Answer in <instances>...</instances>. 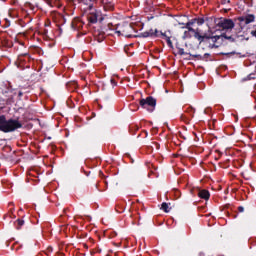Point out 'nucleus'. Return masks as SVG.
<instances>
[{"label": "nucleus", "instance_id": "obj_10", "mask_svg": "<svg viewBox=\"0 0 256 256\" xmlns=\"http://www.w3.org/2000/svg\"><path fill=\"white\" fill-rule=\"evenodd\" d=\"M161 209H162V211H164L165 213H169V204H167V203H162V205H161Z\"/></svg>", "mask_w": 256, "mask_h": 256}, {"label": "nucleus", "instance_id": "obj_7", "mask_svg": "<svg viewBox=\"0 0 256 256\" xmlns=\"http://www.w3.org/2000/svg\"><path fill=\"white\" fill-rule=\"evenodd\" d=\"M99 17H101V13L95 11V12H92V13L89 14L88 20H89L90 23H97Z\"/></svg>", "mask_w": 256, "mask_h": 256}, {"label": "nucleus", "instance_id": "obj_3", "mask_svg": "<svg viewBox=\"0 0 256 256\" xmlns=\"http://www.w3.org/2000/svg\"><path fill=\"white\" fill-rule=\"evenodd\" d=\"M140 105L143 109H150V111H153V109H155V105H157V100L153 97H147L146 99L140 100Z\"/></svg>", "mask_w": 256, "mask_h": 256}, {"label": "nucleus", "instance_id": "obj_12", "mask_svg": "<svg viewBox=\"0 0 256 256\" xmlns=\"http://www.w3.org/2000/svg\"><path fill=\"white\" fill-rule=\"evenodd\" d=\"M179 53H180V55H185V50L181 49V50L179 51Z\"/></svg>", "mask_w": 256, "mask_h": 256}, {"label": "nucleus", "instance_id": "obj_16", "mask_svg": "<svg viewBox=\"0 0 256 256\" xmlns=\"http://www.w3.org/2000/svg\"><path fill=\"white\" fill-rule=\"evenodd\" d=\"M155 33H157V30H155Z\"/></svg>", "mask_w": 256, "mask_h": 256}, {"label": "nucleus", "instance_id": "obj_6", "mask_svg": "<svg viewBox=\"0 0 256 256\" xmlns=\"http://www.w3.org/2000/svg\"><path fill=\"white\" fill-rule=\"evenodd\" d=\"M218 25L222 29H233V27H235L233 20H221Z\"/></svg>", "mask_w": 256, "mask_h": 256}, {"label": "nucleus", "instance_id": "obj_2", "mask_svg": "<svg viewBox=\"0 0 256 256\" xmlns=\"http://www.w3.org/2000/svg\"><path fill=\"white\" fill-rule=\"evenodd\" d=\"M116 33L122 37H133L135 30L130 24H120L116 27Z\"/></svg>", "mask_w": 256, "mask_h": 256}, {"label": "nucleus", "instance_id": "obj_15", "mask_svg": "<svg viewBox=\"0 0 256 256\" xmlns=\"http://www.w3.org/2000/svg\"><path fill=\"white\" fill-rule=\"evenodd\" d=\"M149 35H155V33H153V32H150V33L148 34V36H149Z\"/></svg>", "mask_w": 256, "mask_h": 256}, {"label": "nucleus", "instance_id": "obj_11", "mask_svg": "<svg viewBox=\"0 0 256 256\" xmlns=\"http://www.w3.org/2000/svg\"><path fill=\"white\" fill-rule=\"evenodd\" d=\"M17 224L19 225V227H23V225H25V221L17 220Z\"/></svg>", "mask_w": 256, "mask_h": 256}, {"label": "nucleus", "instance_id": "obj_13", "mask_svg": "<svg viewBox=\"0 0 256 256\" xmlns=\"http://www.w3.org/2000/svg\"><path fill=\"white\" fill-rule=\"evenodd\" d=\"M238 209L240 213H243V211L245 210L243 207H239Z\"/></svg>", "mask_w": 256, "mask_h": 256}, {"label": "nucleus", "instance_id": "obj_1", "mask_svg": "<svg viewBox=\"0 0 256 256\" xmlns=\"http://www.w3.org/2000/svg\"><path fill=\"white\" fill-rule=\"evenodd\" d=\"M22 125L17 120H5L4 116H0V131L11 133L15 129H21Z\"/></svg>", "mask_w": 256, "mask_h": 256}, {"label": "nucleus", "instance_id": "obj_9", "mask_svg": "<svg viewBox=\"0 0 256 256\" xmlns=\"http://www.w3.org/2000/svg\"><path fill=\"white\" fill-rule=\"evenodd\" d=\"M198 196L201 198V199H209V191L207 190H201L199 193H198Z\"/></svg>", "mask_w": 256, "mask_h": 256}, {"label": "nucleus", "instance_id": "obj_8", "mask_svg": "<svg viewBox=\"0 0 256 256\" xmlns=\"http://www.w3.org/2000/svg\"><path fill=\"white\" fill-rule=\"evenodd\" d=\"M164 39H166L169 47H173V42H171V31L165 32L161 34Z\"/></svg>", "mask_w": 256, "mask_h": 256}, {"label": "nucleus", "instance_id": "obj_5", "mask_svg": "<svg viewBox=\"0 0 256 256\" xmlns=\"http://www.w3.org/2000/svg\"><path fill=\"white\" fill-rule=\"evenodd\" d=\"M240 25H249V23H253L255 21V16L250 14L247 16H242L238 18Z\"/></svg>", "mask_w": 256, "mask_h": 256}, {"label": "nucleus", "instance_id": "obj_4", "mask_svg": "<svg viewBox=\"0 0 256 256\" xmlns=\"http://www.w3.org/2000/svg\"><path fill=\"white\" fill-rule=\"evenodd\" d=\"M189 33H193L195 39H198L200 43H202V41L205 39V36L199 34V30H195L191 27H188V31L184 32V39H187V37H189Z\"/></svg>", "mask_w": 256, "mask_h": 256}, {"label": "nucleus", "instance_id": "obj_14", "mask_svg": "<svg viewBox=\"0 0 256 256\" xmlns=\"http://www.w3.org/2000/svg\"><path fill=\"white\" fill-rule=\"evenodd\" d=\"M111 83H112V85H115V80L112 79V80H111Z\"/></svg>", "mask_w": 256, "mask_h": 256}]
</instances>
